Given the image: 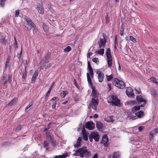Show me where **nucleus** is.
Here are the masks:
<instances>
[{
	"label": "nucleus",
	"mask_w": 158,
	"mask_h": 158,
	"mask_svg": "<svg viewBox=\"0 0 158 158\" xmlns=\"http://www.w3.org/2000/svg\"><path fill=\"white\" fill-rule=\"evenodd\" d=\"M92 158H98V155L97 154H94Z\"/></svg>",
	"instance_id": "63"
},
{
	"label": "nucleus",
	"mask_w": 158,
	"mask_h": 158,
	"mask_svg": "<svg viewBox=\"0 0 158 158\" xmlns=\"http://www.w3.org/2000/svg\"><path fill=\"white\" fill-rule=\"evenodd\" d=\"M73 83L74 85L77 88H78V85L77 84V82L75 79H74L73 80Z\"/></svg>",
	"instance_id": "55"
},
{
	"label": "nucleus",
	"mask_w": 158,
	"mask_h": 158,
	"mask_svg": "<svg viewBox=\"0 0 158 158\" xmlns=\"http://www.w3.org/2000/svg\"><path fill=\"white\" fill-rule=\"evenodd\" d=\"M38 76V72L37 71H35L34 73L33 76L32 77V80H31V82L32 83H34L35 81V80L36 79L37 77Z\"/></svg>",
	"instance_id": "19"
},
{
	"label": "nucleus",
	"mask_w": 158,
	"mask_h": 158,
	"mask_svg": "<svg viewBox=\"0 0 158 158\" xmlns=\"http://www.w3.org/2000/svg\"><path fill=\"white\" fill-rule=\"evenodd\" d=\"M15 39V42L14 43V45L15 47L16 48H18V47L17 46V42L15 38V37L14 38Z\"/></svg>",
	"instance_id": "47"
},
{
	"label": "nucleus",
	"mask_w": 158,
	"mask_h": 158,
	"mask_svg": "<svg viewBox=\"0 0 158 158\" xmlns=\"http://www.w3.org/2000/svg\"><path fill=\"white\" fill-rule=\"evenodd\" d=\"M89 73L90 74V75L91 77L93 78L94 75L93 71H91V72H89Z\"/></svg>",
	"instance_id": "56"
},
{
	"label": "nucleus",
	"mask_w": 158,
	"mask_h": 158,
	"mask_svg": "<svg viewBox=\"0 0 158 158\" xmlns=\"http://www.w3.org/2000/svg\"><path fill=\"white\" fill-rule=\"evenodd\" d=\"M126 94L129 97H132L133 96H134V94L133 93V90L131 87L127 88L126 90Z\"/></svg>",
	"instance_id": "13"
},
{
	"label": "nucleus",
	"mask_w": 158,
	"mask_h": 158,
	"mask_svg": "<svg viewBox=\"0 0 158 158\" xmlns=\"http://www.w3.org/2000/svg\"><path fill=\"white\" fill-rule=\"evenodd\" d=\"M144 106L145 105L141 104L139 106H135L132 108V111L133 112V113H134L135 110H139L140 109V107H144Z\"/></svg>",
	"instance_id": "18"
},
{
	"label": "nucleus",
	"mask_w": 158,
	"mask_h": 158,
	"mask_svg": "<svg viewBox=\"0 0 158 158\" xmlns=\"http://www.w3.org/2000/svg\"><path fill=\"white\" fill-rule=\"evenodd\" d=\"M17 98H14L11 100L10 102L8 103L7 105L8 106H12L15 103L17 100Z\"/></svg>",
	"instance_id": "28"
},
{
	"label": "nucleus",
	"mask_w": 158,
	"mask_h": 158,
	"mask_svg": "<svg viewBox=\"0 0 158 158\" xmlns=\"http://www.w3.org/2000/svg\"><path fill=\"white\" fill-rule=\"evenodd\" d=\"M56 101L54 102V103H53V104L52 106V109H54L55 108V107H56Z\"/></svg>",
	"instance_id": "50"
},
{
	"label": "nucleus",
	"mask_w": 158,
	"mask_h": 158,
	"mask_svg": "<svg viewBox=\"0 0 158 158\" xmlns=\"http://www.w3.org/2000/svg\"><path fill=\"white\" fill-rule=\"evenodd\" d=\"M51 57V53L50 52H48L44 56L43 58L44 61L45 63H48L49 62V60L50 59Z\"/></svg>",
	"instance_id": "14"
},
{
	"label": "nucleus",
	"mask_w": 158,
	"mask_h": 158,
	"mask_svg": "<svg viewBox=\"0 0 158 158\" xmlns=\"http://www.w3.org/2000/svg\"><path fill=\"white\" fill-rule=\"evenodd\" d=\"M24 19L26 23L25 26L28 31L30 30L32 28V27H35V24L30 18L26 17Z\"/></svg>",
	"instance_id": "4"
},
{
	"label": "nucleus",
	"mask_w": 158,
	"mask_h": 158,
	"mask_svg": "<svg viewBox=\"0 0 158 158\" xmlns=\"http://www.w3.org/2000/svg\"><path fill=\"white\" fill-rule=\"evenodd\" d=\"M130 40L133 42H135L136 41L135 39L133 36H130Z\"/></svg>",
	"instance_id": "48"
},
{
	"label": "nucleus",
	"mask_w": 158,
	"mask_h": 158,
	"mask_svg": "<svg viewBox=\"0 0 158 158\" xmlns=\"http://www.w3.org/2000/svg\"><path fill=\"white\" fill-rule=\"evenodd\" d=\"M153 131L155 133H158V128H155L153 130Z\"/></svg>",
	"instance_id": "57"
},
{
	"label": "nucleus",
	"mask_w": 158,
	"mask_h": 158,
	"mask_svg": "<svg viewBox=\"0 0 158 158\" xmlns=\"http://www.w3.org/2000/svg\"><path fill=\"white\" fill-rule=\"evenodd\" d=\"M89 141L91 142H92L93 141V138H92V137H91V136H90V135H89Z\"/></svg>",
	"instance_id": "62"
},
{
	"label": "nucleus",
	"mask_w": 158,
	"mask_h": 158,
	"mask_svg": "<svg viewBox=\"0 0 158 158\" xmlns=\"http://www.w3.org/2000/svg\"><path fill=\"white\" fill-rule=\"evenodd\" d=\"M22 48H21V51H20V53H18L17 55V57H18V58L19 59V61L20 60V59L22 56Z\"/></svg>",
	"instance_id": "36"
},
{
	"label": "nucleus",
	"mask_w": 158,
	"mask_h": 158,
	"mask_svg": "<svg viewBox=\"0 0 158 158\" xmlns=\"http://www.w3.org/2000/svg\"><path fill=\"white\" fill-rule=\"evenodd\" d=\"M85 126L86 128L89 130H93L94 128V124L92 121H88L86 123Z\"/></svg>",
	"instance_id": "10"
},
{
	"label": "nucleus",
	"mask_w": 158,
	"mask_h": 158,
	"mask_svg": "<svg viewBox=\"0 0 158 158\" xmlns=\"http://www.w3.org/2000/svg\"><path fill=\"white\" fill-rule=\"evenodd\" d=\"M113 116H111L108 117L107 118L105 119V120L107 122H113L114 121L113 119Z\"/></svg>",
	"instance_id": "27"
},
{
	"label": "nucleus",
	"mask_w": 158,
	"mask_h": 158,
	"mask_svg": "<svg viewBox=\"0 0 158 158\" xmlns=\"http://www.w3.org/2000/svg\"><path fill=\"white\" fill-rule=\"evenodd\" d=\"M50 141L53 146H54L56 144V141L52 139L51 140H50Z\"/></svg>",
	"instance_id": "42"
},
{
	"label": "nucleus",
	"mask_w": 158,
	"mask_h": 158,
	"mask_svg": "<svg viewBox=\"0 0 158 158\" xmlns=\"http://www.w3.org/2000/svg\"><path fill=\"white\" fill-rule=\"evenodd\" d=\"M11 144L10 142L7 141L3 143L2 144V147H5L9 146Z\"/></svg>",
	"instance_id": "33"
},
{
	"label": "nucleus",
	"mask_w": 158,
	"mask_h": 158,
	"mask_svg": "<svg viewBox=\"0 0 158 158\" xmlns=\"http://www.w3.org/2000/svg\"><path fill=\"white\" fill-rule=\"evenodd\" d=\"M136 99L137 101H131L129 102V103L130 104H137V101L139 103L143 102V103L142 105H145L146 104V100L144 98H143L142 96L141 95H138L136 96Z\"/></svg>",
	"instance_id": "6"
},
{
	"label": "nucleus",
	"mask_w": 158,
	"mask_h": 158,
	"mask_svg": "<svg viewBox=\"0 0 158 158\" xmlns=\"http://www.w3.org/2000/svg\"><path fill=\"white\" fill-rule=\"evenodd\" d=\"M81 137H79L77 139L76 143L74 144V146L76 148H78L81 146Z\"/></svg>",
	"instance_id": "15"
},
{
	"label": "nucleus",
	"mask_w": 158,
	"mask_h": 158,
	"mask_svg": "<svg viewBox=\"0 0 158 158\" xmlns=\"http://www.w3.org/2000/svg\"><path fill=\"white\" fill-rule=\"evenodd\" d=\"M96 73L98 74V78L99 81L100 82H102L103 81L104 78V75L103 73L100 71H98Z\"/></svg>",
	"instance_id": "12"
},
{
	"label": "nucleus",
	"mask_w": 158,
	"mask_h": 158,
	"mask_svg": "<svg viewBox=\"0 0 158 158\" xmlns=\"http://www.w3.org/2000/svg\"><path fill=\"white\" fill-rule=\"evenodd\" d=\"M68 92L67 91H63V93H61L60 96L61 97L64 98L66 94H68Z\"/></svg>",
	"instance_id": "32"
},
{
	"label": "nucleus",
	"mask_w": 158,
	"mask_h": 158,
	"mask_svg": "<svg viewBox=\"0 0 158 158\" xmlns=\"http://www.w3.org/2000/svg\"><path fill=\"white\" fill-rule=\"evenodd\" d=\"M108 138L106 135H104L103 136L102 140L101 142L102 143L104 144L105 147H107L109 145V143H108Z\"/></svg>",
	"instance_id": "9"
},
{
	"label": "nucleus",
	"mask_w": 158,
	"mask_h": 158,
	"mask_svg": "<svg viewBox=\"0 0 158 158\" xmlns=\"http://www.w3.org/2000/svg\"><path fill=\"white\" fill-rule=\"evenodd\" d=\"M36 9L41 14H44V9L42 6H38Z\"/></svg>",
	"instance_id": "23"
},
{
	"label": "nucleus",
	"mask_w": 158,
	"mask_h": 158,
	"mask_svg": "<svg viewBox=\"0 0 158 158\" xmlns=\"http://www.w3.org/2000/svg\"><path fill=\"white\" fill-rule=\"evenodd\" d=\"M82 135L86 134V131L85 129L84 126H83V129H82Z\"/></svg>",
	"instance_id": "46"
},
{
	"label": "nucleus",
	"mask_w": 158,
	"mask_h": 158,
	"mask_svg": "<svg viewBox=\"0 0 158 158\" xmlns=\"http://www.w3.org/2000/svg\"><path fill=\"white\" fill-rule=\"evenodd\" d=\"M87 77L89 84L91 85V88L92 89V86H93V85L92 83V82L91 79L90 77V74L88 73H87Z\"/></svg>",
	"instance_id": "21"
},
{
	"label": "nucleus",
	"mask_w": 158,
	"mask_h": 158,
	"mask_svg": "<svg viewBox=\"0 0 158 158\" xmlns=\"http://www.w3.org/2000/svg\"><path fill=\"white\" fill-rule=\"evenodd\" d=\"M2 38L0 39V41L3 45H5L6 40L5 39V35H2Z\"/></svg>",
	"instance_id": "26"
},
{
	"label": "nucleus",
	"mask_w": 158,
	"mask_h": 158,
	"mask_svg": "<svg viewBox=\"0 0 158 158\" xmlns=\"http://www.w3.org/2000/svg\"><path fill=\"white\" fill-rule=\"evenodd\" d=\"M19 10H17L15 11V16L16 17H18L19 15Z\"/></svg>",
	"instance_id": "44"
},
{
	"label": "nucleus",
	"mask_w": 158,
	"mask_h": 158,
	"mask_svg": "<svg viewBox=\"0 0 158 158\" xmlns=\"http://www.w3.org/2000/svg\"><path fill=\"white\" fill-rule=\"evenodd\" d=\"M87 147L84 146L77 150L73 155L75 156H79L81 157H83L85 156L88 158L91 156V153L87 151Z\"/></svg>",
	"instance_id": "1"
},
{
	"label": "nucleus",
	"mask_w": 158,
	"mask_h": 158,
	"mask_svg": "<svg viewBox=\"0 0 158 158\" xmlns=\"http://www.w3.org/2000/svg\"><path fill=\"white\" fill-rule=\"evenodd\" d=\"M9 62L8 61H6L5 63V67L6 68H8L9 67Z\"/></svg>",
	"instance_id": "51"
},
{
	"label": "nucleus",
	"mask_w": 158,
	"mask_h": 158,
	"mask_svg": "<svg viewBox=\"0 0 158 158\" xmlns=\"http://www.w3.org/2000/svg\"><path fill=\"white\" fill-rule=\"evenodd\" d=\"M120 155L118 152H114L113 154L112 158H119Z\"/></svg>",
	"instance_id": "30"
},
{
	"label": "nucleus",
	"mask_w": 158,
	"mask_h": 158,
	"mask_svg": "<svg viewBox=\"0 0 158 158\" xmlns=\"http://www.w3.org/2000/svg\"><path fill=\"white\" fill-rule=\"evenodd\" d=\"M12 76L10 74H8V79L6 80L9 82H10L11 81Z\"/></svg>",
	"instance_id": "38"
},
{
	"label": "nucleus",
	"mask_w": 158,
	"mask_h": 158,
	"mask_svg": "<svg viewBox=\"0 0 158 158\" xmlns=\"http://www.w3.org/2000/svg\"><path fill=\"white\" fill-rule=\"evenodd\" d=\"M54 84V82H52V85H51V86L50 87L48 90V91L47 92V94L46 95L45 97V99L48 96L49 94L50 93V92L52 88V87H53Z\"/></svg>",
	"instance_id": "25"
},
{
	"label": "nucleus",
	"mask_w": 158,
	"mask_h": 158,
	"mask_svg": "<svg viewBox=\"0 0 158 158\" xmlns=\"http://www.w3.org/2000/svg\"><path fill=\"white\" fill-rule=\"evenodd\" d=\"M143 129V127H138V130L139 131H141Z\"/></svg>",
	"instance_id": "61"
},
{
	"label": "nucleus",
	"mask_w": 158,
	"mask_h": 158,
	"mask_svg": "<svg viewBox=\"0 0 158 158\" xmlns=\"http://www.w3.org/2000/svg\"><path fill=\"white\" fill-rule=\"evenodd\" d=\"M151 94L154 97H156L158 96V94L155 89L153 88L151 91Z\"/></svg>",
	"instance_id": "22"
},
{
	"label": "nucleus",
	"mask_w": 158,
	"mask_h": 158,
	"mask_svg": "<svg viewBox=\"0 0 158 158\" xmlns=\"http://www.w3.org/2000/svg\"><path fill=\"white\" fill-rule=\"evenodd\" d=\"M32 28H33V31L35 32L36 33L38 32V30L37 28L36 27L35 25L34 27H32Z\"/></svg>",
	"instance_id": "43"
},
{
	"label": "nucleus",
	"mask_w": 158,
	"mask_h": 158,
	"mask_svg": "<svg viewBox=\"0 0 158 158\" xmlns=\"http://www.w3.org/2000/svg\"><path fill=\"white\" fill-rule=\"evenodd\" d=\"M103 38H100V42H98L99 48H105V45L106 43L107 37L103 34Z\"/></svg>",
	"instance_id": "8"
},
{
	"label": "nucleus",
	"mask_w": 158,
	"mask_h": 158,
	"mask_svg": "<svg viewBox=\"0 0 158 158\" xmlns=\"http://www.w3.org/2000/svg\"><path fill=\"white\" fill-rule=\"evenodd\" d=\"M22 128V126H20L18 127L17 128L16 130L19 131L21 130V129Z\"/></svg>",
	"instance_id": "60"
},
{
	"label": "nucleus",
	"mask_w": 158,
	"mask_h": 158,
	"mask_svg": "<svg viewBox=\"0 0 158 158\" xmlns=\"http://www.w3.org/2000/svg\"><path fill=\"white\" fill-rule=\"evenodd\" d=\"M104 52V48H101L99 50L96 51L95 53H97L98 54L103 56Z\"/></svg>",
	"instance_id": "24"
},
{
	"label": "nucleus",
	"mask_w": 158,
	"mask_h": 158,
	"mask_svg": "<svg viewBox=\"0 0 158 158\" xmlns=\"http://www.w3.org/2000/svg\"><path fill=\"white\" fill-rule=\"evenodd\" d=\"M109 98L108 100V103H111L112 105L116 106H119L120 105V101L116 96L111 95L109 97Z\"/></svg>",
	"instance_id": "3"
},
{
	"label": "nucleus",
	"mask_w": 158,
	"mask_h": 158,
	"mask_svg": "<svg viewBox=\"0 0 158 158\" xmlns=\"http://www.w3.org/2000/svg\"><path fill=\"white\" fill-rule=\"evenodd\" d=\"M92 98L91 103L90 105L92 109L96 110L98 103V94L97 93L95 87L92 86Z\"/></svg>",
	"instance_id": "2"
},
{
	"label": "nucleus",
	"mask_w": 158,
	"mask_h": 158,
	"mask_svg": "<svg viewBox=\"0 0 158 158\" xmlns=\"http://www.w3.org/2000/svg\"><path fill=\"white\" fill-rule=\"evenodd\" d=\"M106 76L107 80L109 81H110L112 78H113V76L112 75H110V76L106 75Z\"/></svg>",
	"instance_id": "41"
},
{
	"label": "nucleus",
	"mask_w": 158,
	"mask_h": 158,
	"mask_svg": "<svg viewBox=\"0 0 158 158\" xmlns=\"http://www.w3.org/2000/svg\"><path fill=\"white\" fill-rule=\"evenodd\" d=\"M47 138L48 139H50V140H51L52 139V137H51V135H48L47 137Z\"/></svg>",
	"instance_id": "64"
},
{
	"label": "nucleus",
	"mask_w": 158,
	"mask_h": 158,
	"mask_svg": "<svg viewBox=\"0 0 158 158\" xmlns=\"http://www.w3.org/2000/svg\"><path fill=\"white\" fill-rule=\"evenodd\" d=\"M93 54L92 52H89L88 53L87 57L89 58L90 57V56H91L92 54Z\"/></svg>",
	"instance_id": "59"
},
{
	"label": "nucleus",
	"mask_w": 158,
	"mask_h": 158,
	"mask_svg": "<svg viewBox=\"0 0 158 158\" xmlns=\"http://www.w3.org/2000/svg\"><path fill=\"white\" fill-rule=\"evenodd\" d=\"M124 31V29L123 28V25L121 26V30L120 34L121 36H123V32Z\"/></svg>",
	"instance_id": "35"
},
{
	"label": "nucleus",
	"mask_w": 158,
	"mask_h": 158,
	"mask_svg": "<svg viewBox=\"0 0 158 158\" xmlns=\"http://www.w3.org/2000/svg\"><path fill=\"white\" fill-rule=\"evenodd\" d=\"M114 45L118 46V44L117 42V37H116L114 39Z\"/></svg>",
	"instance_id": "53"
},
{
	"label": "nucleus",
	"mask_w": 158,
	"mask_h": 158,
	"mask_svg": "<svg viewBox=\"0 0 158 158\" xmlns=\"http://www.w3.org/2000/svg\"><path fill=\"white\" fill-rule=\"evenodd\" d=\"M32 105V104H31V103H30L29 105H28L26 107V108H25V111H27V110Z\"/></svg>",
	"instance_id": "52"
},
{
	"label": "nucleus",
	"mask_w": 158,
	"mask_h": 158,
	"mask_svg": "<svg viewBox=\"0 0 158 158\" xmlns=\"http://www.w3.org/2000/svg\"><path fill=\"white\" fill-rule=\"evenodd\" d=\"M150 138L151 139H152L153 137V134L152 132H150L149 134Z\"/></svg>",
	"instance_id": "54"
},
{
	"label": "nucleus",
	"mask_w": 158,
	"mask_h": 158,
	"mask_svg": "<svg viewBox=\"0 0 158 158\" xmlns=\"http://www.w3.org/2000/svg\"><path fill=\"white\" fill-rule=\"evenodd\" d=\"M71 50V48L70 46H67L65 48L64 50V51L65 52H69Z\"/></svg>",
	"instance_id": "34"
},
{
	"label": "nucleus",
	"mask_w": 158,
	"mask_h": 158,
	"mask_svg": "<svg viewBox=\"0 0 158 158\" xmlns=\"http://www.w3.org/2000/svg\"><path fill=\"white\" fill-rule=\"evenodd\" d=\"M135 90L137 91V93L138 94H139L141 93V89H138V90H137L135 88Z\"/></svg>",
	"instance_id": "58"
},
{
	"label": "nucleus",
	"mask_w": 158,
	"mask_h": 158,
	"mask_svg": "<svg viewBox=\"0 0 158 158\" xmlns=\"http://www.w3.org/2000/svg\"><path fill=\"white\" fill-rule=\"evenodd\" d=\"M144 112L143 111H140L135 113V114L139 118H141L144 116Z\"/></svg>",
	"instance_id": "20"
},
{
	"label": "nucleus",
	"mask_w": 158,
	"mask_h": 158,
	"mask_svg": "<svg viewBox=\"0 0 158 158\" xmlns=\"http://www.w3.org/2000/svg\"><path fill=\"white\" fill-rule=\"evenodd\" d=\"M26 68L25 67V70L24 73L23 74L22 77L24 79H25L27 74H26Z\"/></svg>",
	"instance_id": "39"
},
{
	"label": "nucleus",
	"mask_w": 158,
	"mask_h": 158,
	"mask_svg": "<svg viewBox=\"0 0 158 158\" xmlns=\"http://www.w3.org/2000/svg\"><path fill=\"white\" fill-rule=\"evenodd\" d=\"M83 139L85 141L88 140V136H87V134H83Z\"/></svg>",
	"instance_id": "40"
},
{
	"label": "nucleus",
	"mask_w": 158,
	"mask_h": 158,
	"mask_svg": "<svg viewBox=\"0 0 158 158\" xmlns=\"http://www.w3.org/2000/svg\"><path fill=\"white\" fill-rule=\"evenodd\" d=\"M43 144L46 150L48 151L50 150V145L48 142L47 141H44Z\"/></svg>",
	"instance_id": "17"
},
{
	"label": "nucleus",
	"mask_w": 158,
	"mask_h": 158,
	"mask_svg": "<svg viewBox=\"0 0 158 158\" xmlns=\"http://www.w3.org/2000/svg\"><path fill=\"white\" fill-rule=\"evenodd\" d=\"M5 2L1 1V2L0 3V6L1 7H3L5 5Z\"/></svg>",
	"instance_id": "49"
},
{
	"label": "nucleus",
	"mask_w": 158,
	"mask_h": 158,
	"mask_svg": "<svg viewBox=\"0 0 158 158\" xmlns=\"http://www.w3.org/2000/svg\"><path fill=\"white\" fill-rule=\"evenodd\" d=\"M88 69L89 72L93 71L92 67L90 65L89 62V61L88 62Z\"/></svg>",
	"instance_id": "31"
},
{
	"label": "nucleus",
	"mask_w": 158,
	"mask_h": 158,
	"mask_svg": "<svg viewBox=\"0 0 158 158\" xmlns=\"http://www.w3.org/2000/svg\"><path fill=\"white\" fill-rule=\"evenodd\" d=\"M90 135L92 138L94 139L95 141L98 142L99 141L100 136L97 132H92Z\"/></svg>",
	"instance_id": "11"
},
{
	"label": "nucleus",
	"mask_w": 158,
	"mask_h": 158,
	"mask_svg": "<svg viewBox=\"0 0 158 158\" xmlns=\"http://www.w3.org/2000/svg\"><path fill=\"white\" fill-rule=\"evenodd\" d=\"M7 77V75L5 74H3V76L1 78V80L4 81Z\"/></svg>",
	"instance_id": "45"
},
{
	"label": "nucleus",
	"mask_w": 158,
	"mask_h": 158,
	"mask_svg": "<svg viewBox=\"0 0 158 158\" xmlns=\"http://www.w3.org/2000/svg\"><path fill=\"white\" fill-rule=\"evenodd\" d=\"M115 85L119 89H123L125 86V83L122 81L119 80L118 78H115L114 80Z\"/></svg>",
	"instance_id": "7"
},
{
	"label": "nucleus",
	"mask_w": 158,
	"mask_h": 158,
	"mask_svg": "<svg viewBox=\"0 0 158 158\" xmlns=\"http://www.w3.org/2000/svg\"><path fill=\"white\" fill-rule=\"evenodd\" d=\"M96 126L99 131L102 130L103 127L102 123L100 121H97L96 122Z\"/></svg>",
	"instance_id": "16"
},
{
	"label": "nucleus",
	"mask_w": 158,
	"mask_h": 158,
	"mask_svg": "<svg viewBox=\"0 0 158 158\" xmlns=\"http://www.w3.org/2000/svg\"><path fill=\"white\" fill-rule=\"evenodd\" d=\"M92 61L98 64L99 62L98 59V58H94L92 59Z\"/></svg>",
	"instance_id": "37"
},
{
	"label": "nucleus",
	"mask_w": 158,
	"mask_h": 158,
	"mask_svg": "<svg viewBox=\"0 0 158 158\" xmlns=\"http://www.w3.org/2000/svg\"><path fill=\"white\" fill-rule=\"evenodd\" d=\"M68 155V153H64L62 155L56 156L54 158H65Z\"/></svg>",
	"instance_id": "29"
},
{
	"label": "nucleus",
	"mask_w": 158,
	"mask_h": 158,
	"mask_svg": "<svg viewBox=\"0 0 158 158\" xmlns=\"http://www.w3.org/2000/svg\"><path fill=\"white\" fill-rule=\"evenodd\" d=\"M106 53L107 57L108 66L109 67H110L112 66V57L110 52V48H108L106 49Z\"/></svg>",
	"instance_id": "5"
}]
</instances>
